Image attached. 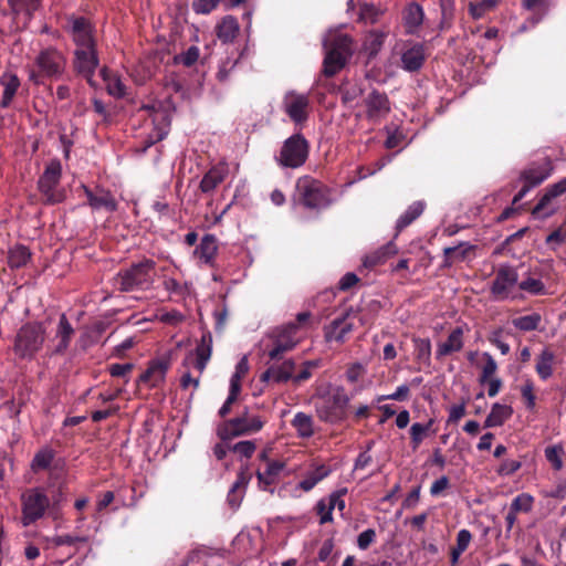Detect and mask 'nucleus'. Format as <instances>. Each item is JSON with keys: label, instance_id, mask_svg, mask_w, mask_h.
<instances>
[{"label": "nucleus", "instance_id": "1", "mask_svg": "<svg viewBox=\"0 0 566 566\" xmlns=\"http://www.w3.org/2000/svg\"><path fill=\"white\" fill-rule=\"evenodd\" d=\"M315 397L317 398L315 410L322 421L337 423L345 419V410L350 398L344 388L333 387L328 384L318 387Z\"/></svg>", "mask_w": 566, "mask_h": 566}, {"label": "nucleus", "instance_id": "2", "mask_svg": "<svg viewBox=\"0 0 566 566\" xmlns=\"http://www.w3.org/2000/svg\"><path fill=\"white\" fill-rule=\"evenodd\" d=\"M324 74L333 76L339 72L352 55V39L344 33L329 31L324 38Z\"/></svg>", "mask_w": 566, "mask_h": 566}, {"label": "nucleus", "instance_id": "3", "mask_svg": "<svg viewBox=\"0 0 566 566\" xmlns=\"http://www.w3.org/2000/svg\"><path fill=\"white\" fill-rule=\"evenodd\" d=\"M62 501V493L53 495L52 499L48 496L45 491L40 488H34L25 491L22 494V524L29 526L35 521L44 516L48 509L59 505Z\"/></svg>", "mask_w": 566, "mask_h": 566}, {"label": "nucleus", "instance_id": "4", "mask_svg": "<svg viewBox=\"0 0 566 566\" xmlns=\"http://www.w3.org/2000/svg\"><path fill=\"white\" fill-rule=\"evenodd\" d=\"M155 274V262L145 259L119 272L116 276V285L124 292L147 290L153 285Z\"/></svg>", "mask_w": 566, "mask_h": 566}, {"label": "nucleus", "instance_id": "5", "mask_svg": "<svg viewBox=\"0 0 566 566\" xmlns=\"http://www.w3.org/2000/svg\"><path fill=\"white\" fill-rule=\"evenodd\" d=\"M45 340V328L39 323L23 325L17 333L13 350L21 359H32Z\"/></svg>", "mask_w": 566, "mask_h": 566}, {"label": "nucleus", "instance_id": "6", "mask_svg": "<svg viewBox=\"0 0 566 566\" xmlns=\"http://www.w3.org/2000/svg\"><path fill=\"white\" fill-rule=\"evenodd\" d=\"M300 202L308 209H323L329 206V190L318 180L303 176L296 182Z\"/></svg>", "mask_w": 566, "mask_h": 566}, {"label": "nucleus", "instance_id": "7", "mask_svg": "<svg viewBox=\"0 0 566 566\" xmlns=\"http://www.w3.org/2000/svg\"><path fill=\"white\" fill-rule=\"evenodd\" d=\"M35 65L38 72L30 73V80L40 84L41 77L60 78L66 67V59L62 52L56 49L48 48L42 50L36 59Z\"/></svg>", "mask_w": 566, "mask_h": 566}, {"label": "nucleus", "instance_id": "8", "mask_svg": "<svg viewBox=\"0 0 566 566\" xmlns=\"http://www.w3.org/2000/svg\"><path fill=\"white\" fill-rule=\"evenodd\" d=\"M491 292L497 301H515L524 298L518 292V273L510 265L501 266L492 282Z\"/></svg>", "mask_w": 566, "mask_h": 566}, {"label": "nucleus", "instance_id": "9", "mask_svg": "<svg viewBox=\"0 0 566 566\" xmlns=\"http://www.w3.org/2000/svg\"><path fill=\"white\" fill-rule=\"evenodd\" d=\"M308 148L305 137L302 134H294L283 143L276 160L282 167L298 168L305 164Z\"/></svg>", "mask_w": 566, "mask_h": 566}, {"label": "nucleus", "instance_id": "10", "mask_svg": "<svg viewBox=\"0 0 566 566\" xmlns=\"http://www.w3.org/2000/svg\"><path fill=\"white\" fill-rule=\"evenodd\" d=\"M264 426V420L245 411L242 416L226 421L218 428V436L222 441L239 436H248L259 432Z\"/></svg>", "mask_w": 566, "mask_h": 566}, {"label": "nucleus", "instance_id": "11", "mask_svg": "<svg viewBox=\"0 0 566 566\" xmlns=\"http://www.w3.org/2000/svg\"><path fill=\"white\" fill-rule=\"evenodd\" d=\"M62 174V165L59 160H51L42 176L39 179V189L45 196L50 203H55L62 200V196L56 191Z\"/></svg>", "mask_w": 566, "mask_h": 566}, {"label": "nucleus", "instance_id": "12", "mask_svg": "<svg viewBox=\"0 0 566 566\" xmlns=\"http://www.w3.org/2000/svg\"><path fill=\"white\" fill-rule=\"evenodd\" d=\"M282 108L295 125H302L308 118L310 97L294 91L287 92Z\"/></svg>", "mask_w": 566, "mask_h": 566}, {"label": "nucleus", "instance_id": "13", "mask_svg": "<svg viewBox=\"0 0 566 566\" xmlns=\"http://www.w3.org/2000/svg\"><path fill=\"white\" fill-rule=\"evenodd\" d=\"M140 112L145 113L146 120H149L154 126V130L150 135L151 143L164 139L169 130L170 117L165 108L157 103L145 105Z\"/></svg>", "mask_w": 566, "mask_h": 566}, {"label": "nucleus", "instance_id": "14", "mask_svg": "<svg viewBox=\"0 0 566 566\" xmlns=\"http://www.w3.org/2000/svg\"><path fill=\"white\" fill-rule=\"evenodd\" d=\"M364 107L369 120L379 122L389 114L390 102L386 93L373 88L364 96Z\"/></svg>", "mask_w": 566, "mask_h": 566}, {"label": "nucleus", "instance_id": "15", "mask_svg": "<svg viewBox=\"0 0 566 566\" xmlns=\"http://www.w3.org/2000/svg\"><path fill=\"white\" fill-rule=\"evenodd\" d=\"M65 28L71 32L76 49L95 48L92 27L86 19L70 17L66 19Z\"/></svg>", "mask_w": 566, "mask_h": 566}, {"label": "nucleus", "instance_id": "16", "mask_svg": "<svg viewBox=\"0 0 566 566\" xmlns=\"http://www.w3.org/2000/svg\"><path fill=\"white\" fill-rule=\"evenodd\" d=\"M73 65L78 74L84 76L91 85H94L92 76L98 65L96 48L75 49Z\"/></svg>", "mask_w": 566, "mask_h": 566}, {"label": "nucleus", "instance_id": "17", "mask_svg": "<svg viewBox=\"0 0 566 566\" xmlns=\"http://www.w3.org/2000/svg\"><path fill=\"white\" fill-rule=\"evenodd\" d=\"M300 342L297 336V325L294 323L287 324L277 335L273 348L269 352L271 359H277L287 350H291Z\"/></svg>", "mask_w": 566, "mask_h": 566}, {"label": "nucleus", "instance_id": "18", "mask_svg": "<svg viewBox=\"0 0 566 566\" xmlns=\"http://www.w3.org/2000/svg\"><path fill=\"white\" fill-rule=\"evenodd\" d=\"M463 347L464 329L462 326H458L449 333L444 340L437 344L436 358L441 360L447 356L461 352Z\"/></svg>", "mask_w": 566, "mask_h": 566}, {"label": "nucleus", "instance_id": "19", "mask_svg": "<svg viewBox=\"0 0 566 566\" xmlns=\"http://www.w3.org/2000/svg\"><path fill=\"white\" fill-rule=\"evenodd\" d=\"M402 27L406 34L418 35L424 20V12L420 4L408 3L401 13Z\"/></svg>", "mask_w": 566, "mask_h": 566}, {"label": "nucleus", "instance_id": "20", "mask_svg": "<svg viewBox=\"0 0 566 566\" xmlns=\"http://www.w3.org/2000/svg\"><path fill=\"white\" fill-rule=\"evenodd\" d=\"M553 171L552 163L545 159L543 163L533 164L521 174V180L532 188L545 181Z\"/></svg>", "mask_w": 566, "mask_h": 566}, {"label": "nucleus", "instance_id": "21", "mask_svg": "<svg viewBox=\"0 0 566 566\" xmlns=\"http://www.w3.org/2000/svg\"><path fill=\"white\" fill-rule=\"evenodd\" d=\"M354 323L350 321L348 315L337 317L325 327V337L332 342H344L348 334L352 333Z\"/></svg>", "mask_w": 566, "mask_h": 566}, {"label": "nucleus", "instance_id": "22", "mask_svg": "<svg viewBox=\"0 0 566 566\" xmlns=\"http://www.w3.org/2000/svg\"><path fill=\"white\" fill-rule=\"evenodd\" d=\"M283 468L284 463L279 461H268L264 468H259L256 470V478L260 489L265 491L273 485Z\"/></svg>", "mask_w": 566, "mask_h": 566}, {"label": "nucleus", "instance_id": "23", "mask_svg": "<svg viewBox=\"0 0 566 566\" xmlns=\"http://www.w3.org/2000/svg\"><path fill=\"white\" fill-rule=\"evenodd\" d=\"M73 335H74V328L67 321L65 314H62L60 316L57 327H56L55 337H54V340L56 342L54 353H56V354L64 353L69 348Z\"/></svg>", "mask_w": 566, "mask_h": 566}, {"label": "nucleus", "instance_id": "24", "mask_svg": "<svg viewBox=\"0 0 566 566\" xmlns=\"http://www.w3.org/2000/svg\"><path fill=\"white\" fill-rule=\"evenodd\" d=\"M329 474V467L325 464H313L311 469L306 472L304 479L300 481L297 488L304 492H310Z\"/></svg>", "mask_w": 566, "mask_h": 566}, {"label": "nucleus", "instance_id": "25", "mask_svg": "<svg viewBox=\"0 0 566 566\" xmlns=\"http://www.w3.org/2000/svg\"><path fill=\"white\" fill-rule=\"evenodd\" d=\"M424 59V46L419 43L413 44L401 54L402 67L409 72L417 71L422 66Z\"/></svg>", "mask_w": 566, "mask_h": 566}, {"label": "nucleus", "instance_id": "26", "mask_svg": "<svg viewBox=\"0 0 566 566\" xmlns=\"http://www.w3.org/2000/svg\"><path fill=\"white\" fill-rule=\"evenodd\" d=\"M294 361L285 360L280 366H272L268 368L262 375V381H274V382H284L289 379L293 378L294 371Z\"/></svg>", "mask_w": 566, "mask_h": 566}, {"label": "nucleus", "instance_id": "27", "mask_svg": "<svg viewBox=\"0 0 566 566\" xmlns=\"http://www.w3.org/2000/svg\"><path fill=\"white\" fill-rule=\"evenodd\" d=\"M0 84L3 86V93L0 101V106L2 108H7L11 105L19 87H20V80L19 77L11 73L6 72L0 77Z\"/></svg>", "mask_w": 566, "mask_h": 566}, {"label": "nucleus", "instance_id": "28", "mask_svg": "<svg viewBox=\"0 0 566 566\" xmlns=\"http://www.w3.org/2000/svg\"><path fill=\"white\" fill-rule=\"evenodd\" d=\"M291 426L301 439H310L315 434L314 419L305 412H296L291 421Z\"/></svg>", "mask_w": 566, "mask_h": 566}, {"label": "nucleus", "instance_id": "29", "mask_svg": "<svg viewBox=\"0 0 566 566\" xmlns=\"http://www.w3.org/2000/svg\"><path fill=\"white\" fill-rule=\"evenodd\" d=\"M513 415V408L509 405L495 402L485 418L484 428L503 426Z\"/></svg>", "mask_w": 566, "mask_h": 566}, {"label": "nucleus", "instance_id": "30", "mask_svg": "<svg viewBox=\"0 0 566 566\" xmlns=\"http://www.w3.org/2000/svg\"><path fill=\"white\" fill-rule=\"evenodd\" d=\"M85 193L88 200V203L94 209H105L107 211L116 210V201L114 197L103 189L97 190L95 192L85 188Z\"/></svg>", "mask_w": 566, "mask_h": 566}, {"label": "nucleus", "instance_id": "31", "mask_svg": "<svg viewBox=\"0 0 566 566\" xmlns=\"http://www.w3.org/2000/svg\"><path fill=\"white\" fill-rule=\"evenodd\" d=\"M211 353H212V335L210 332H205L201 335L200 342L198 343L197 348H196V356H197L196 368L198 369V371L200 374L205 370L207 363L209 361V359L211 357Z\"/></svg>", "mask_w": 566, "mask_h": 566}, {"label": "nucleus", "instance_id": "32", "mask_svg": "<svg viewBox=\"0 0 566 566\" xmlns=\"http://www.w3.org/2000/svg\"><path fill=\"white\" fill-rule=\"evenodd\" d=\"M398 253L397 245L390 241L387 244L380 247L376 251L366 255L364 259V265L367 268H374L376 265L385 263L389 258Z\"/></svg>", "mask_w": 566, "mask_h": 566}, {"label": "nucleus", "instance_id": "33", "mask_svg": "<svg viewBox=\"0 0 566 566\" xmlns=\"http://www.w3.org/2000/svg\"><path fill=\"white\" fill-rule=\"evenodd\" d=\"M101 76L109 95L116 98H120L126 95V85L123 83L118 74L109 71L108 69H102Z\"/></svg>", "mask_w": 566, "mask_h": 566}, {"label": "nucleus", "instance_id": "34", "mask_svg": "<svg viewBox=\"0 0 566 566\" xmlns=\"http://www.w3.org/2000/svg\"><path fill=\"white\" fill-rule=\"evenodd\" d=\"M239 23L231 17H224L216 27V33L220 41L223 43L232 42L239 33Z\"/></svg>", "mask_w": 566, "mask_h": 566}, {"label": "nucleus", "instance_id": "35", "mask_svg": "<svg viewBox=\"0 0 566 566\" xmlns=\"http://www.w3.org/2000/svg\"><path fill=\"white\" fill-rule=\"evenodd\" d=\"M227 176V169L223 166L212 167L201 179L200 189L205 193L212 192Z\"/></svg>", "mask_w": 566, "mask_h": 566}, {"label": "nucleus", "instance_id": "36", "mask_svg": "<svg viewBox=\"0 0 566 566\" xmlns=\"http://www.w3.org/2000/svg\"><path fill=\"white\" fill-rule=\"evenodd\" d=\"M167 368L168 365L165 361H153L146 369V371L140 376V381L147 382L150 386L155 387L165 379Z\"/></svg>", "mask_w": 566, "mask_h": 566}, {"label": "nucleus", "instance_id": "37", "mask_svg": "<svg viewBox=\"0 0 566 566\" xmlns=\"http://www.w3.org/2000/svg\"><path fill=\"white\" fill-rule=\"evenodd\" d=\"M250 474L245 471H241L238 475L237 481L228 493V502L232 507H238L243 496V490L250 481Z\"/></svg>", "mask_w": 566, "mask_h": 566}, {"label": "nucleus", "instance_id": "38", "mask_svg": "<svg viewBox=\"0 0 566 566\" xmlns=\"http://www.w3.org/2000/svg\"><path fill=\"white\" fill-rule=\"evenodd\" d=\"M218 247L213 235L207 234L201 239V242L195 250V254L202 260L205 263H210L216 253Z\"/></svg>", "mask_w": 566, "mask_h": 566}, {"label": "nucleus", "instance_id": "39", "mask_svg": "<svg viewBox=\"0 0 566 566\" xmlns=\"http://www.w3.org/2000/svg\"><path fill=\"white\" fill-rule=\"evenodd\" d=\"M555 199L556 198L551 196V192L546 189L532 213L543 219L553 216L557 211V206L554 203Z\"/></svg>", "mask_w": 566, "mask_h": 566}, {"label": "nucleus", "instance_id": "40", "mask_svg": "<svg viewBox=\"0 0 566 566\" xmlns=\"http://www.w3.org/2000/svg\"><path fill=\"white\" fill-rule=\"evenodd\" d=\"M424 210L423 201H416L411 203L407 210L399 217L397 220L396 228L398 231H401L403 228L408 227L412 223Z\"/></svg>", "mask_w": 566, "mask_h": 566}, {"label": "nucleus", "instance_id": "41", "mask_svg": "<svg viewBox=\"0 0 566 566\" xmlns=\"http://www.w3.org/2000/svg\"><path fill=\"white\" fill-rule=\"evenodd\" d=\"M554 358L549 349H544L537 357L535 369L541 379L546 380L553 375Z\"/></svg>", "mask_w": 566, "mask_h": 566}, {"label": "nucleus", "instance_id": "42", "mask_svg": "<svg viewBox=\"0 0 566 566\" xmlns=\"http://www.w3.org/2000/svg\"><path fill=\"white\" fill-rule=\"evenodd\" d=\"M30 258L31 253L29 249L21 244L13 245L8 252V263L10 268H22L30 261Z\"/></svg>", "mask_w": 566, "mask_h": 566}, {"label": "nucleus", "instance_id": "43", "mask_svg": "<svg viewBox=\"0 0 566 566\" xmlns=\"http://www.w3.org/2000/svg\"><path fill=\"white\" fill-rule=\"evenodd\" d=\"M386 36H387L386 32L378 31V30L370 31L365 38V41L363 44L364 50L370 56L376 55L379 52V50L381 49Z\"/></svg>", "mask_w": 566, "mask_h": 566}, {"label": "nucleus", "instance_id": "44", "mask_svg": "<svg viewBox=\"0 0 566 566\" xmlns=\"http://www.w3.org/2000/svg\"><path fill=\"white\" fill-rule=\"evenodd\" d=\"M542 322V316L538 313L520 316L512 319V325L521 332H532L537 329Z\"/></svg>", "mask_w": 566, "mask_h": 566}, {"label": "nucleus", "instance_id": "45", "mask_svg": "<svg viewBox=\"0 0 566 566\" xmlns=\"http://www.w3.org/2000/svg\"><path fill=\"white\" fill-rule=\"evenodd\" d=\"M518 292H523L530 295H545L546 287L542 280L528 276L518 282Z\"/></svg>", "mask_w": 566, "mask_h": 566}, {"label": "nucleus", "instance_id": "46", "mask_svg": "<svg viewBox=\"0 0 566 566\" xmlns=\"http://www.w3.org/2000/svg\"><path fill=\"white\" fill-rule=\"evenodd\" d=\"M497 6V0H481L469 3V13L474 20L482 19L486 13L493 11Z\"/></svg>", "mask_w": 566, "mask_h": 566}, {"label": "nucleus", "instance_id": "47", "mask_svg": "<svg viewBox=\"0 0 566 566\" xmlns=\"http://www.w3.org/2000/svg\"><path fill=\"white\" fill-rule=\"evenodd\" d=\"M54 458V454L52 450L50 449H42L39 452L35 453L32 462H31V469L34 472H39L42 470L48 469L51 465V462Z\"/></svg>", "mask_w": 566, "mask_h": 566}, {"label": "nucleus", "instance_id": "48", "mask_svg": "<svg viewBox=\"0 0 566 566\" xmlns=\"http://www.w3.org/2000/svg\"><path fill=\"white\" fill-rule=\"evenodd\" d=\"M413 344L417 359L429 364L431 357V342L428 338H415Z\"/></svg>", "mask_w": 566, "mask_h": 566}, {"label": "nucleus", "instance_id": "49", "mask_svg": "<svg viewBox=\"0 0 566 566\" xmlns=\"http://www.w3.org/2000/svg\"><path fill=\"white\" fill-rule=\"evenodd\" d=\"M564 449L562 446H551L545 449V458L552 467L559 471L563 468Z\"/></svg>", "mask_w": 566, "mask_h": 566}, {"label": "nucleus", "instance_id": "50", "mask_svg": "<svg viewBox=\"0 0 566 566\" xmlns=\"http://www.w3.org/2000/svg\"><path fill=\"white\" fill-rule=\"evenodd\" d=\"M470 249H471V247L468 243L462 242L457 247L444 248L443 252H444V256L448 261L455 262V261L464 260L467 252Z\"/></svg>", "mask_w": 566, "mask_h": 566}, {"label": "nucleus", "instance_id": "51", "mask_svg": "<svg viewBox=\"0 0 566 566\" xmlns=\"http://www.w3.org/2000/svg\"><path fill=\"white\" fill-rule=\"evenodd\" d=\"M156 316L159 322L167 324V325H171V326H177L185 321V315L181 314L177 310H171V311L161 310L157 313Z\"/></svg>", "mask_w": 566, "mask_h": 566}, {"label": "nucleus", "instance_id": "52", "mask_svg": "<svg viewBox=\"0 0 566 566\" xmlns=\"http://www.w3.org/2000/svg\"><path fill=\"white\" fill-rule=\"evenodd\" d=\"M533 502H534L533 496H531L527 493H522L513 500L510 509L516 513L530 512L532 510Z\"/></svg>", "mask_w": 566, "mask_h": 566}, {"label": "nucleus", "instance_id": "53", "mask_svg": "<svg viewBox=\"0 0 566 566\" xmlns=\"http://www.w3.org/2000/svg\"><path fill=\"white\" fill-rule=\"evenodd\" d=\"M433 421L430 420L427 424L416 422L410 428L411 440L413 447L417 448L426 437L427 432L431 428Z\"/></svg>", "mask_w": 566, "mask_h": 566}, {"label": "nucleus", "instance_id": "54", "mask_svg": "<svg viewBox=\"0 0 566 566\" xmlns=\"http://www.w3.org/2000/svg\"><path fill=\"white\" fill-rule=\"evenodd\" d=\"M12 10L15 13H20L25 11L27 17L29 18L31 13L36 10L40 0H9Z\"/></svg>", "mask_w": 566, "mask_h": 566}, {"label": "nucleus", "instance_id": "55", "mask_svg": "<svg viewBox=\"0 0 566 566\" xmlns=\"http://www.w3.org/2000/svg\"><path fill=\"white\" fill-rule=\"evenodd\" d=\"M483 357L485 358V364L482 367L480 381L486 382L489 379L494 378L493 376L497 370V364L489 353H484Z\"/></svg>", "mask_w": 566, "mask_h": 566}, {"label": "nucleus", "instance_id": "56", "mask_svg": "<svg viewBox=\"0 0 566 566\" xmlns=\"http://www.w3.org/2000/svg\"><path fill=\"white\" fill-rule=\"evenodd\" d=\"M521 395L525 401L526 408L533 410L536 405V397L534 395V385L530 379L521 387Z\"/></svg>", "mask_w": 566, "mask_h": 566}, {"label": "nucleus", "instance_id": "57", "mask_svg": "<svg viewBox=\"0 0 566 566\" xmlns=\"http://www.w3.org/2000/svg\"><path fill=\"white\" fill-rule=\"evenodd\" d=\"M347 493V489L346 488H343V489H339L335 492H333L327 501L329 503V506L332 507V511L337 509L342 514L346 507V503H345V500H344V496L346 495Z\"/></svg>", "mask_w": 566, "mask_h": 566}, {"label": "nucleus", "instance_id": "58", "mask_svg": "<svg viewBox=\"0 0 566 566\" xmlns=\"http://www.w3.org/2000/svg\"><path fill=\"white\" fill-rule=\"evenodd\" d=\"M381 14L382 11L373 4H364L360 8V19L366 23H375Z\"/></svg>", "mask_w": 566, "mask_h": 566}, {"label": "nucleus", "instance_id": "59", "mask_svg": "<svg viewBox=\"0 0 566 566\" xmlns=\"http://www.w3.org/2000/svg\"><path fill=\"white\" fill-rule=\"evenodd\" d=\"M255 449H256L255 443L253 441H249V440L240 441L231 447V450L234 453L239 454L242 458H247V459L252 457Z\"/></svg>", "mask_w": 566, "mask_h": 566}, {"label": "nucleus", "instance_id": "60", "mask_svg": "<svg viewBox=\"0 0 566 566\" xmlns=\"http://www.w3.org/2000/svg\"><path fill=\"white\" fill-rule=\"evenodd\" d=\"M316 512L319 515V523L325 524L333 521V511L327 499H322L316 504Z\"/></svg>", "mask_w": 566, "mask_h": 566}, {"label": "nucleus", "instance_id": "61", "mask_svg": "<svg viewBox=\"0 0 566 566\" xmlns=\"http://www.w3.org/2000/svg\"><path fill=\"white\" fill-rule=\"evenodd\" d=\"M220 0H195L192 9L196 13L208 14L217 8Z\"/></svg>", "mask_w": 566, "mask_h": 566}, {"label": "nucleus", "instance_id": "62", "mask_svg": "<svg viewBox=\"0 0 566 566\" xmlns=\"http://www.w3.org/2000/svg\"><path fill=\"white\" fill-rule=\"evenodd\" d=\"M249 370L248 357L243 356L235 366V371L230 379V384L241 385V379L245 376Z\"/></svg>", "mask_w": 566, "mask_h": 566}, {"label": "nucleus", "instance_id": "63", "mask_svg": "<svg viewBox=\"0 0 566 566\" xmlns=\"http://www.w3.org/2000/svg\"><path fill=\"white\" fill-rule=\"evenodd\" d=\"M366 373L364 365L359 363L352 364L346 371V378L349 382H357Z\"/></svg>", "mask_w": 566, "mask_h": 566}, {"label": "nucleus", "instance_id": "64", "mask_svg": "<svg viewBox=\"0 0 566 566\" xmlns=\"http://www.w3.org/2000/svg\"><path fill=\"white\" fill-rule=\"evenodd\" d=\"M376 532L373 528L365 530L357 537V545L360 549H367L375 541Z\"/></svg>", "mask_w": 566, "mask_h": 566}]
</instances>
